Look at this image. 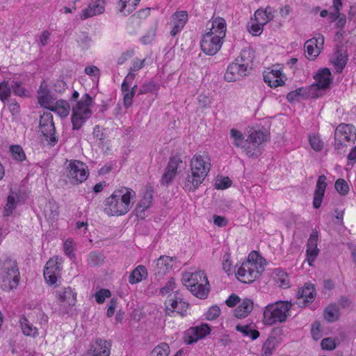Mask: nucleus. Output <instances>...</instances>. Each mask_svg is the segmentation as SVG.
<instances>
[{
    "label": "nucleus",
    "mask_w": 356,
    "mask_h": 356,
    "mask_svg": "<svg viewBox=\"0 0 356 356\" xmlns=\"http://www.w3.org/2000/svg\"><path fill=\"white\" fill-rule=\"evenodd\" d=\"M136 193L129 188L122 187L115 190L104 201V212L110 216H120L127 213L134 202L131 200Z\"/></svg>",
    "instance_id": "obj_1"
},
{
    "label": "nucleus",
    "mask_w": 356,
    "mask_h": 356,
    "mask_svg": "<svg viewBox=\"0 0 356 356\" xmlns=\"http://www.w3.org/2000/svg\"><path fill=\"white\" fill-rule=\"evenodd\" d=\"M19 280L17 261L10 258L0 259V287L3 290H13L17 287Z\"/></svg>",
    "instance_id": "obj_2"
},
{
    "label": "nucleus",
    "mask_w": 356,
    "mask_h": 356,
    "mask_svg": "<svg viewBox=\"0 0 356 356\" xmlns=\"http://www.w3.org/2000/svg\"><path fill=\"white\" fill-rule=\"evenodd\" d=\"M293 305L290 301H277L266 305L263 314L264 324L272 325L285 322L290 316L289 311Z\"/></svg>",
    "instance_id": "obj_3"
},
{
    "label": "nucleus",
    "mask_w": 356,
    "mask_h": 356,
    "mask_svg": "<svg viewBox=\"0 0 356 356\" xmlns=\"http://www.w3.org/2000/svg\"><path fill=\"white\" fill-rule=\"evenodd\" d=\"M93 102L91 96L86 93L81 99L72 105L71 122L73 130H79L92 115L90 108Z\"/></svg>",
    "instance_id": "obj_4"
},
{
    "label": "nucleus",
    "mask_w": 356,
    "mask_h": 356,
    "mask_svg": "<svg viewBox=\"0 0 356 356\" xmlns=\"http://www.w3.org/2000/svg\"><path fill=\"white\" fill-rule=\"evenodd\" d=\"M356 139V129L350 124H340L334 131V149L339 150L348 145L347 143L354 142Z\"/></svg>",
    "instance_id": "obj_5"
},
{
    "label": "nucleus",
    "mask_w": 356,
    "mask_h": 356,
    "mask_svg": "<svg viewBox=\"0 0 356 356\" xmlns=\"http://www.w3.org/2000/svg\"><path fill=\"white\" fill-rule=\"evenodd\" d=\"M264 268L261 266L258 268L257 263L249 259L243 262L238 268L236 276L243 283H252L259 277Z\"/></svg>",
    "instance_id": "obj_6"
},
{
    "label": "nucleus",
    "mask_w": 356,
    "mask_h": 356,
    "mask_svg": "<svg viewBox=\"0 0 356 356\" xmlns=\"http://www.w3.org/2000/svg\"><path fill=\"white\" fill-rule=\"evenodd\" d=\"M67 177L73 184L83 182L89 175L88 166L84 163L77 160L70 161L67 166Z\"/></svg>",
    "instance_id": "obj_7"
},
{
    "label": "nucleus",
    "mask_w": 356,
    "mask_h": 356,
    "mask_svg": "<svg viewBox=\"0 0 356 356\" xmlns=\"http://www.w3.org/2000/svg\"><path fill=\"white\" fill-rule=\"evenodd\" d=\"M40 128L48 144L51 147L54 146L58 138L55 136L56 130L51 113H45L40 116Z\"/></svg>",
    "instance_id": "obj_8"
},
{
    "label": "nucleus",
    "mask_w": 356,
    "mask_h": 356,
    "mask_svg": "<svg viewBox=\"0 0 356 356\" xmlns=\"http://www.w3.org/2000/svg\"><path fill=\"white\" fill-rule=\"evenodd\" d=\"M223 38L215 35L213 32H208L203 35L200 47L202 51L210 56H213L220 49Z\"/></svg>",
    "instance_id": "obj_9"
},
{
    "label": "nucleus",
    "mask_w": 356,
    "mask_h": 356,
    "mask_svg": "<svg viewBox=\"0 0 356 356\" xmlns=\"http://www.w3.org/2000/svg\"><path fill=\"white\" fill-rule=\"evenodd\" d=\"M316 296L314 285L306 283L303 287L298 289L296 293L297 300L296 304L300 307H307L314 301Z\"/></svg>",
    "instance_id": "obj_10"
},
{
    "label": "nucleus",
    "mask_w": 356,
    "mask_h": 356,
    "mask_svg": "<svg viewBox=\"0 0 356 356\" xmlns=\"http://www.w3.org/2000/svg\"><path fill=\"white\" fill-rule=\"evenodd\" d=\"M324 44V36L317 33L306 41L304 45L306 56L311 60L316 58L321 53Z\"/></svg>",
    "instance_id": "obj_11"
},
{
    "label": "nucleus",
    "mask_w": 356,
    "mask_h": 356,
    "mask_svg": "<svg viewBox=\"0 0 356 356\" xmlns=\"http://www.w3.org/2000/svg\"><path fill=\"white\" fill-rule=\"evenodd\" d=\"M182 163L183 161L178 155L170 157L165 171L161 179V184L164 186H168L172 181L177 174L178 168Z\"/></svg>",
    "instance_id": "obj_12"
},
{
    "label": "nucleus",
    "mask_w": 356,
    "mask_h": 356,
    "mask_svg": "<svg viewBox=\"0 0 356 356\" xmlns=\"http://www.w3.org/2000/svg\"><path fill=\"white\" fill-rule=\"evenodd\" d=\"M154 189L152 186H147L143 198L137 204L135 208V214L138 218L144 219L145 211L149 209L152 203Z\"/></svg>",
    "instance_id": "obj_13"
},
{
    "label": "nucleus",
    "mask_w": 356,
    "mask_h": 356,
    "mask_svg": "<svg viewBox=\"0 0 356 356\" xmlns=\"http://www.w3.org/2000/svg\"><path fill=\"white\" fill-rule=\"evenodd\" d=\"M111 344L109 341L98 339L91 344L86 356H110Z\"/></svg>",
    "instance_id": "obj_14"
},
{
    "label": "nucleus",
    "mask_w": 356,
    "mask_h": 356,
    "mask_svg": "<svg viewBox=\"0 0 356 356\" xmlns=\"http://www.w3.org/2000/svg\"><path fill=\"white\" fill-rule=\"evenodd\" d=\"M243 66L244 65H240L236 61L229 64L225 74V79L227 81L232 82L240 80L246 76L249 72L243 68Z\"/></svg>",
    "instance_id": "obj_15"
},
{
    "label": "nucleus",
    "mask_w": 356,
    "mask_h": 356,
    "mask_svg": "<svg viewBox=\"0 0 356 356\" xmlns=\"http://www.w3.org/2000/svg\"><path fill=\"white\" fill-rule=\"evenodd\" d=\"M173 258L168 256H161L154 268V275L157 280L162 279L172 268Z\"/></svg>",
    "instance_id": "obj_16"
},
{
    "label": "nucleus",
    "mask_w": 356,
    "mask_h": 356,
    "mask_svg": "<svg viewBox=\"0 0 356 356\" xmlns=\"http://www.w3.org/2000/svg\"><path fill=\"white\" fill-rule=\"evenodd\" d=\"M184 284L187 289L195 287L198 284H207L209 285V281L204 271L199 270L192 273H186L183 276Z\"/></svg>",
    "instance_id": "obj_17"
},
{
    "label": "nucleus",
    "mask_w": 356,
    "mask_h": 356,
    "mask_svg": "<svg viewBox=\"0 0 356 356\" xmlns=\"http://www.w3.org/2000/svg\"><path fill=\"white\" fill-rule=\"evenodd\" d=\"M326 179V176L323 175L319 176L317 180L313 200V206L315 209L320 208L321 205L327 186Z\"/></svg>",
    "instance_id": "obj_18"
},
{
    "label": "nucleus",
    "mask_w": 356,
    "mask_h": 356,
    "mask_svg": "<svg viewBox=\"0 0 356 356\" xmlns=\"http://www.w3.org/2000/svg\"><path fill=\"white\" fill-rule=\"evenodd\" d=\"M191 171L194 173H200L207 176L210 170V164H207L202 156L200 154H195L193 156L191 161Z\"/></svg>",
    "instance_id": "obj_19"
},
{
    "label": "nucleus",
    "mask_w": 356,
    "mask_h": 356,
    "mask_svg": "<svg viewBox=\"0 0 356 356\" xmlns=\"http://www.w3.org/2000/svg\"><path fill=\"white\" fill-rule=\"evenodd\" d=\"M254 57V50L251 47H247L242 49L240 56L236 58L235 61L240 65H244L243 68L249 72L252 68Z\"/></svg>",
    "instance_id": "obj_20"
},
{
    "label": "nucleus",
    "mask_w": 356,
    "mask_h": 356,
    "mask_svg": "<svg viewBox=\"0 0 356 356\" xmlns=\"http://www.w3.org/2000/svg\"><path fill=\"white\" fill-rule=\"evenodd\" d=\"M56 298L60 302H66L69 306H74L76 302V293L71 287H65L56 291Z\"/></svg>",
    "instance_id": "obj_21"
},
{
    "label": "nucleus",
    "mask_w": 356,
    "mask_h": 356,
    "mask_svg": "<svg viewBox=\"0 0 356 356\" xmlns=\"http://www.w3.org/2000/svg\"><path fill=\"white\" fill-rule=\"evenodd\" d=\"M203 174H196L191 171V174H188L184 181V188L186 191H195L204 180L205 177Z\"/></svg>",
    "instance_id": "obj_22"
},
{
    "label": "nucleus",
    "mask_w": 356,
    "mask_h": 356,
    "mask_svg": "<svg viewBox=\"0 0 356 356\" xmlns=\"http://www.w3.org/2000/svg\"><path fill=\"white\" fill-rule=\"evenodd\" d=\"M316 81V86L318 89H325L332 83V79L330 70L328 68H323L318 71L314 76Z\"/></svg>",
    "instance_id": "obj_23"
},
{
    "label": "nucleus",
    "mask_w": 356,
    "mask_h": 356,
    "mask_svg": "<svg viewBox=\"0 0 356 356\" xmlns=\"http://www.w3.org/2000/svg\"><path fill=\"white\" fill-rule=\"evenodd\" d=\"M38 101L41 106H45L53 102L54 99L44 81L42 82L38 90Z\"/></svg>",
    "instance_id": "obj_24"
},
{
    "label": "nucleus",
    "mask_w": 356,
    "mask_h": 356,
    "mask_svg": "<svg viewBox=\"0 0 356 356\" xmlns=\"http://www.w3.org/2000/svg\"><path fill=\"white\" fill-rule=\"evenodd\" d=\"M253 309V302L252 300L245 298L235 309L234 315L238 318L246 317Z\"/></svg>",
    "instance_id": "obj_25"
},
{
    "label": "nucleus",
    "mask_w": 356,
    "mask_h": 356,
    "mask_svg": "<svg viewBox=\"0 0 356 356\" xmlns=\"http://www.w3.org/2000/svg\"><path fill=\"white\" fill-rule=\"evenodd\" d=\"M227 31V24L222 17H218L211 22V28L209 32H213L215 35L225 38Z\"/></svg>",
    "instance_id": "obj_26"
},
{
    "label": "nucleus",
    "mask_w": 356,
    "mask_h": 356,
    "mask_svg": "<svg viewBox=\"0 0 356 356\" xmlns=\"http://www.w3.org/2000/svg\"><path fill=\"white\" fill-rule=\"evenodd\" d=\"M147 277V270L146 268L143 265H140L131 273L129 277V282L131 284H137L146 279Z\"/></svg>",
    "instance_id": "obj_27"
},
{
    "label": "nucleus",
    "mask_w": 356,
    "mask_h": 356,
    "mask_svg": "<svg viewBox=\"0 0 356 356\" xmlns=\"http://www.w3.org/2000/svg\"><path fill=\"white\" fill-rule=\"evenodd\" d=\"M339 308L336 303L330 304L324 310V318L327 322H335L339 320Z\"/></svg>",
    "instance_id": "obj_28"
},
{
    "label": "nucleus",
    "mask_w": 356,
    "mask_h": 356,
    "mask_svg": "<svg viewBox=\"0 0 356 356\" xmlns=\"http://www.w3.org/2000/svg\"><path fill=\"white\" fill-rule=\"evenodd\" d=\"M310 97V91L307 88H299L295 90L291 91L286 95V99L290 103L299 100L300 97L302 99H307Z\"/></svg>",
    "instance_id": "obj_29"
},
{
    "label": "nucleus",
    "mask_w": 356,
    "mask_h": 356,
    "mask_svg": "<svg viewBox=\"0 0 356 356\" xmlns=\"http://www.w3.org/2000/svg\"><path fill=\"white\" fill-rule=\"evenodd\" d=\"M268 136L261 131H253L247 138L248 143L261 147L262 143L266 141Z\"/></svg>",
    "instance_id": "obj_30"
},
{
    "label": "nucleus",
    "mask_w": 356,
    "mask_h": 356,
    "mask_svg": "<svg viewBox=\"0 0 356 356\" xmlns=\"http://www.w3.org/2000/svg\"><path fill=\"white\" fill-rule=\"evenodd\" d=\"M51 111L56 112L62 118H65L70 113V106L67 101L60 99L56 102L55 106L51 108Z\"/></svg>",
    "instance_id": "obj_31"
},
{
    "label": "nucleus",
    "mask_w": 356,
    "mask_h": 356,
    "mask_svg": "<svg viewBox=\"0 0 356 356\" xmlns=\"http://www.w3.org/2000/svg\"><path fill=\"white\" fill-rule=\"evenodd\" d=\"M179 300H181V298L179 297V293L178 291H176L174 293L173 297H172V296H169L168 297L167 300L165 301V305L166 312L168 315H170V312H175L178 304L179 303Z\"/></svg>",
    "instance_id": "obj_32"
},
{
    "label": "nucleus",
    "mask_w": 356,
    "mask_h": 356,
    "mask_svg": "<svg viewBox=\"0 0 356 356\" xmlns=\"http://www.w3.org/2000/svg\"><path fill=\"white\" fill-rule=\"evenodd\" d=\"M348 60V56L342 51V50H338L336 53V58L333 60L332 63L335 67L337 72H342L345 67Z\"/></svg>",
    "instance_id": "obj_33"
},
{
    "label": "nucleus",
    "mask_w": 356,
    "mask_h": 356,
    "mask_svg": "<svg viewBox=\"0 0 356 356\" xmlns=\"http://www.w3.org/2000/svg\"><path fill=\"white\" fill-rule=\"evenodd\" d=\"M191 292L200 299H206L210 291V285L207 284H198L195 287L189 289Z\"/></svg>",
    "instance_id": "obj_34"
},
{
    "label": "nucleus",
    "mask_w": 356,
    "mask_h": 356,
    "mask_svg": "<svg viewBox=\"0 0 356 356\" xmlns=\"http://www.w3.org/2000/svg\"><path fill=\"white\" fill-rule=\"evenodd\" d=\"M45 217L51 220H56L59 215V207L56 202L49 201L45 206L44 211Z\"/></svg>",
    "instance_id": "obj_35"
},
{
    "label": "nucleus",
    "mask_w": 356,
    "mask_h": 356,
    "mask_svg": "<svg viewBox=\"0 0 356 356\" xmlns=\"http://www.w3.org/2000/svg\"><path fill=\"white\" fill-rule=\"evenodd\" d=\"M263 76L264 82L268 83V85L271 88H277L284 83L282 78L278 77L277 75H274L273 72H265Z\"/></svg>",
    "instance_id": "obj_36"
},
{
    "label": "nucleus",
    "mask_w": 356,
    "mask_h": 356,
    "mask_svg": "<svg viewBox=\"0 0 356 356\" xmlns=\"http://www.w3.org/2000/svg\"><path fill=\"white\" fill-rule=\"evenodd\" d=\"M17 195L16 193H10L7 197V203L4 207V210L3 212V216H9L13 211L15 210L17 206Z\"/></svg>",
    "instance_id": "obj_37"
},
{
    "label": "nucleus",
    "mask_w": 356,
    "mask_h": 356,
    "mask_svg": "<svg viewBox=\"0 0 356 356\" xmlns=\"http://www.w3.org/2000/svg\"><path fill=\"white\" fill-rule=\"evenodd\" d=\"M21 327L23 333L29 337H35L38 335V329L33 326L26 318H22Z\"/></svg>",
    "instance_id": "obj_38"
},
{
    "label": "nucleus",
    "mask_w": 356,
    "mask_h": 356,
    "mask_svg": "<svg viewBox=\"0 0 356 356\" xmlns=\"http://www.w3.org/2000/svg\"><path fill=\"white\" fill-rule=\"evenodd\" d=\"M210 332H211V329L207 324H202L199 327H196L193 330V333L195 334V337L191 338L188 343H192L193 342H196L198 339L206 337Z\"/></svg>",
    "instance_id": "obj_39"
},
{
    "label": "nucleus",
    "mask_w": 356,
    "mask_h": 356,
    "mask_svg": "<svg viewBox=\"0 0 356 356\" xmlns=\"http://www.w3.org/2000/svg\"><path fill=\"white\" fill-rule=\"evenodd\" d=\"M104 10V6H101L99 3H95L92 6H89L88 8L83 10L81 19H85L86 18L92 17L97 14L102 13Z\"/></svg>",
    "instance_id": "obj_40"
},
{
    "label": "nucleus",
    "mask_w": 356,
    "mask_h": 356,
    "mask_svg": "<svg viewBox=\"0 0 356 356\" xmlns=\"http://www.w3.org/2000/svg\"><path fill=\"white\" fill-rule=\"evenodd\" d=\"M243 151L249 157H257L261 154V147L248 143L247 139L242 146Z\"/></svg>",
    "instance_id": "obj_41"
},
{
    "label": "nucleus",
    "mask_w": 356,
    "mask_h": 356,
    "mask_svg": "<svg viewBox=\"0 0 356 356\" xmlns=\"http://www.w3.org/2000/svg\"><path fill=\"white\" fill-rule=\"evenodd\" d=\"M238 332L243 333L244 336L249 337L252 340H255L259 337V332L256 330H252L248 325L238 324L236 326Z\"/></svg>",
    "instance_id": "obj_42"
},
{
    "label": "nucleus",
    "mask_w": 356,
    "mask_h": 356,
    "mask_svg": "<svg viewBox=\"0 0 356 356\" xmlns=\"http://www.w3.org/2000/svg\"><path fill=\"white\" fill-rule=\"evenodd\" d=\"M104 260V255L98 252H91L88 258V263L91 266H97L101 265Z\"/></svg>",
    "instance_id": "obj_43"
},
{
    "label": "nucleus",
    "mask_w": 356,
    "mask_h": 356,
    "mask_svg": "<svg viewBox=\"0 0 356 356\" xmlns=\"http://www.w3.org/2000/svg\"><path fill=\"white\" fill-rule=\"evenodd\" d=\"M11 90L13 93L21 97H26L29 96V91L22 86V84L20 81H13L11 84Z\"/></svg>",
    "instance_id": "obj_44"
},
{
    "label": "nucleus",
    "mask_w": 356,
    "mask_h": 356,
    "mask_svg": "<svg viewBox=\"0 0 356 356\" xmlns=\"http://www.w3.org/2000/svg\"><path fill=\"white\" fill-rule=\"evenodd\" d=\"M140 0H131L128 2V0H120L119 2V6H120V11L123 12L124 10H127V13H131L138 6Z\"/></svg>",
    "instance_id": "obj_45"
},
{
    "label": "nucleus",
    "mask_w": 356,
    "mask_h": 356,
    "mask_svg": "<svg viewBox=\"0 0 356 356\" xmlns=\"http://www.w3.org/2000/svg\"><path fill=\"white\" fill-rule=\"evenodd\" d=\"M169 353V346L166 343H161L153 349L151 356H168Z\"/></svg>",
    "instance_id": "obj_46"
},
{
    "label": "nucleus",
    "mask_w": 356,
    "mask_h": 356,
    "mask_svg": "<svg viewBox=\"0 0 356 356\" xmlns=\"http://www.w3.org/2000/svg\"><path fill=\"white\" fill-rule=\"evenodd\" d=\"M10 151L15 160L19 161L25 160L26 156L22 147L20 145H11L10 147Z\"/></svg>",
    "instance_id": "obj_47"
},
{
    "label": "nucleus",
    "mask_w": 356,
    "mask_h": 356,
    "mask_svg": "<svg viewBox=\"0 0 356 356\" xmlns=\"http://www.w3.org/2000/svg\"><path fill=\"white\" fill-rule=\"evenodd\" d=\"M334 187L341 195H346L349 192V186L343 179H338L335 182Z\"/></svg>",
    "instance_id": "obj_48"
},
{
    "label": "nucleus",
    "mask_w": 356,
    "mask_h": 356,
    "mask_svg": "<svg viewBox=\"0 0 356 356\" xmlns=\"http://www.w3.org/2000/svg\"><path fill=\"white\" fill-rule=\"evenodd\" d=\"M11 94V85L8 84L7 81L0 83V99L2 102H5L8 99Z\"/></svg>",
    "instance_id": "obj_49"
},
{
    "label": "nucleus",
    "mask_w": 356,
    "mask_h": 356,
    "mask_svg": "<svg viewBox=\"0 0 356 356\" xmlns=\"http://www.w3.org/2000/svg\"><path fill=\"white\" fill-rule=\"evenodd\" d=\"M230 136L234 139V145L237 147H242L245 143L242 133L237 129H232Z\"/></svg>",
    "instance_id": "obj_50"
},
{
    "label": "nucleus",
    "mask_w": 356,
    "mask_h": 356,
    "mask_svg": "<svg viewBox=\"0 0 356 356\" xmlns=\"http://www.w3.org/2000/svg\"><path fill=\"white\" fill-rule=\"evenodd\" d=\"M134 78L135 74L131 72H129L128 74L124 78L121 85V90L123 93V95L126 92H130V85L132 83Z\"/></svg>",
    "instance_id": "obj_51"
},
{
    "label": "nucleus",
    "mask_w": 356,
    "mask_h": 356,
    "mask_svg": "<svg viewBox=\"0 0 356 356\" xmlns=\"http://www.w3.org/2000/svg\"><path fill=\"white\" fill-rule=\"evenodd\" d=\"M76 41L79 45V47L83 50H87L90 47V43L91 40L86 33L82 32L79 35Z\"/></svg>",
    "instance_id": "obj_52"
},
{
    "label": "nucleus",
    "mask_w": 356,
    "mask_h": 356,
    "mask_svg": "<svg viewBox=\"0 0 356 356\" xmlns=\"http://www.w3.org/2000/svg\"><path fill=\"white\" fill-rule=\"evenodd\" d=\"M111 293L108 289H102L95 294V298L97 303L102 304L104 302L106 298H109Z\"/></svg>",
    "instance_id": "obj_53"
},
{
    "label": "nucleus",
    "mask_w": 356,
    "mask_h": 356,
    "mask_svg": "<svg viewBox=\"0 0 356 356\" xmlns=\"http://www.w3.org/2000/svg\"><path fill=\"white\" fill-rule=\"evenodd\" d=\"M275 349L274 340L268 339L264 343L262 350L264 356H270Z\"/></svg>",
    "instance_id": "obj_54"
},
{
    "label": "nucleus",
    "mask_w": 356,
    "mask_h": 356,
    "mask_svg": "<svg viewBox=\"0 0 356 356\" xmlns=\"http://www.w3.org/2000/svg\"><path fill=\"white\" fill-rule=\"evenodd\" d=\"M176 287L175 279L171 277L165 285L160 289L159 293L161 296H165L172 291Z\"/></svg>",
    "instance_id": "obj_55"
},
{
    "label": "nucleus",
    "mask_w": 356,
    "mask_h": 356,
    "mask_svg": "<svg viewBox=\"0 0 356 356\" xmlns=\"http://www.w3.org/2000/svg\"><path fill=\"white\" fill-rule=\"evenodd\" d=\"M220 314V309L217 305L211 307L206 314V318L209 321H212L217 318Z\"/></svg>",
    "instance_id": "obj_56"
},
{
    "label": "nucleus",
    "mask_w": 356,
    "mask_h": 356,
    "mask_svg": "<svg viewBox=\"0 0 356 356\" xmlns=\"http://www.w3.org/2000/svg\"><path fill=\"white\" fill-rule=\"evenodd\" d=\"M232 185V181L228 177L216 180L215 188L217 189H226Z\"/></svg>",
    "instance_id": "obj_57"
},
{
    "label": "nucleus",
    "mask_w": 356,
    "mask_h": 356,
    "mask_svg": "<svg viewBox=\"0 0 356 356\" xmlns=\"http://www.w3.org/2000/svg\"><path fill=\"white\" fill-rule=\"evenodd\" d=\"M60 269V264L57 261V259H50L46 264L44 270H49V271L57 272Z\"/></svg>",
    "instance_id": "obj_58"
},
{
    "label": "nucleus",
    "mask_w": 356,
    "mask_h": 356,
    "mask_svg": "<svg viewBox=\"0 0 356 356\" xmlns=\"http://www.w3.org/2000/svg\"><path fill=\"white\" fill-rule=\"evenodd\" d=\"M156 89V85L154 82L143 83L140 89L138 95H143L148 92H151Z\"/></svg>",
    "instance_id": "obj_59"
},
{
    "label": "nucleus",
    "mask_w": 356,
    "mask_h": 356,
    "mask_svg": "<svg viewBox=\"0 0 356 356\" xmlns=\"http://www.w3.org/2000/svg\"><path fill=\"white\" fill-rule=\"evenodd\" d=\"M173 17L175 19L177 20L176 22H177L183 26H185L186 23L188 21V13L186 11H184V10L179 11V12H176L173 15Z\"/></svg>",
    "instance_id": "obj_60"
},
{
    "label": "nucleus",
    "mask_w": 356,
    "mask_h": 356,
    "mask_svg": "<svg viewBox=\"0 0 356 356\" xmlns=\"http://www.w3.org/2000/svg\"><path fill=\"white\" fill-rule=\"evenodd\" d=\"M307 259L309 264L312 266V263L315 260L319 253L318 248H307Z\"/></svg>",
    "instance_id": "obj_61"
},
{
    "label": "nucleus",
    "mask_w": 356,
    "mask_h": 356,
    "mask_svg": "<svg viewBox=\"0 0 356 356\" xmlns=\"http://www.w3.org/2000/svg\"><path fill=\"white\" fill-rule=\"evenodd\" d=\"M264 24L253 23L248 27L249 32L253 35H259L263 31Z\"/></svg>",
    "instance_id": "obj_62"
},
{
    "label": "nucleus",
    "mask_w": 356,
    "mask_h": 356,
    "mask_svg": "<svg viewBox=\"0 0 356 356\" xmlns=\"http://www.w3.org/2000/svg\"><path fill=\"white\" fill-rule=\"evenodd\" d=\"M56 272L49 271V270H44V277L47 283L49 284H54L57 282Z\"/></svg>",
    "instance_id": "obj_63"
},
{
    "label": "nucleus",
    "mask_w": 356,
    "mask_h": 356,
    "mask_svg": "<svg viewBox=\"0 0 356 356\" xmlns=\"http://www.w3.org/2000/svg\"><path fill=\"white\" fill-rule=\"evenodd\" d=\"M321 347L324 350H332L336 347L335 342L331 338H325L321 341Z\"/></svg>",
    "instance_id": "obj_64"
}]
</instances>
